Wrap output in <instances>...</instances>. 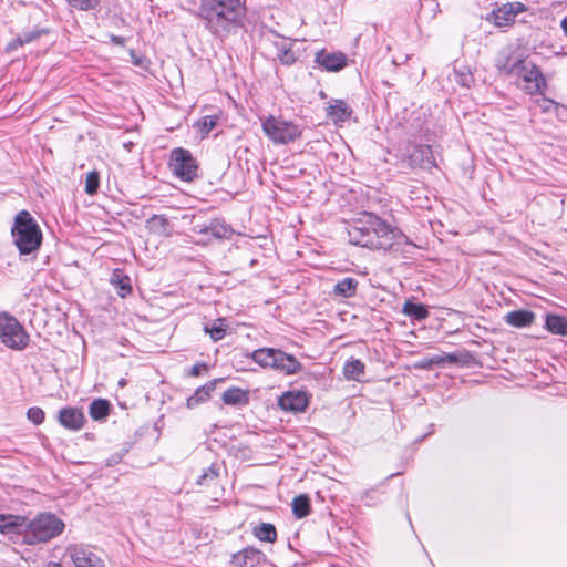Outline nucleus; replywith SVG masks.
Listing matches in <instances>:
<instances>
[{"label":"nucleus","instance_id":"obj_1","mask_svg":"<svg viewBox=\"0 0 567 567\" xmlns=\"http://www.w3.org/2000/svg\"><path fill=\"white\" fill-rule=\"evenodd\" d=\"M245 16L240 0H199L196 17L215 37H225Z\"/></svg>","mask_w":567,"mask_h":567},{"label":"nucleus","instance_id":"obj_2","mask_svg":"<svg viewBox=\"0 0 567 567\" xmlns=\"http://www.w3.org/2000/svg\"><path fill=\"white\" fill-rule=\"evenodd\" d=\"M12 528L23 533L24 542L29 545L45 543L62 534L65 525L62 519L51 513L39 514L33 519L24 516L10 515Z\"/></svg>","mask_w":567,"mask_h":567},{"label":"nucleus","instance_id":"obj_3","mask_svg":"<svg viewBox=\"0 0 567 567\" xmlns=\"http://www.w3.org/2000/svg\"><path fill=\"white\" fill-rule=\"evenodd\" d=\"M496 68L507 76L522 80L520 87L530 95L544 94L547 87L546 79L536 64L525 58L499 56Z\"/></svg>","mask_w":567,"mask_h":567},{"label":"nucleus","instance_id":"obj_4","mask_svg":"<svg viewBox=\"0 0 567 567\" xmlns=\"http://www.w3.org/2000/svg\"><path fill=\"white\" fill-rule=\"evenodd\" d=\"M11 234L21 255L35 251L42 241L41 229L35 219L27 210H21L17 214Z\"/></svg>","mask_w":567,"mask_h":567},{"label":"nucleus","instance_id":"obj_5","mask_svg":"<svg viewBox=\"0 0 567 567\" xmlns=\"http://www.w3.org/2000/svg\"><path fill=\"white\" fill-rule=\"evenodd\" d=\"M370 234L368 248L373 250H389L404 237L399 228L391 226L373 213L371 214Z\"/></svg>","mask_w":567,"mask_h":567},{"label":"nucleus","instance_id":"obj_6","mask_svg":"<svg viewBox=\"0 0 567 567\" xmlns=\"http://www.w3.org/2000/svg\"><path fill=\"white\" fill-rule=\"evenodd\" d=\"M265 135L277 145H287L301 136L302 130L291 121L269 115L262 121Z\"/></svg>","mask_w":567,"mask_h":567},{"label":"nucleus","instance_id":"obj_7","mask_svg":"<svg viewBox=\"0 0 567 567\" xmlns=\"http://www.w3.org/2000/svg\"><path fill=\"white\" fill-rule=\"evenodd\" d=\"M0 339L7 347L16 350L24 349L29 342L24 328L7 312L0 313Z\"/></svg>","mask_w":567,"mask_h":567},{"label":"nucleus","instance_id":"obj_8","mask_svg":"<svg viewBox=\"0 0 567 567\" xmlns=\"http://www.w3.org/2000/svg\"><path fill=\"white\" fill-rule=\"evenodd\" d=\"M168 166L181 181L192 182L198 176L197 161L186 148H173L169 154Z\"/></svg>","mask_w":567,"mask_h":567},{"label":"nucleus","instance_id":"obj_9","mask_svg":"<svg viewBox=\"0 0 567 567\" xmlns=\"http://www.w3.org/2000/svg\"><path fill=\"white\" fill-rule=\"evenodd\" d=\"M371 214L363 212L347 226L349 243L355 246L368 248L370 234Z\"/></svg>","mask_w":567,"mask_h":567},{"label":"nucleus","instance_id":"obj_10","mask_svg":"<svg viewBox=\"0 0 567 567\" xmlns=\"http://www.w3.org/2000/svg\"><path fill=\"white\" fill-rule=\"evenodd\" d=\"M65 553L75 567H104L103 560L83 544H71Z\"/></svg>","mask_w":567,"mask_h":567},{"label":"nucleus","instance_id":"obj_11","mask_svg":"<svg viewBox=\"0 0 567 567\" xmlns=\"http://www.w3.org/2000/svg\"><path fill=\"white\" fill-rule=\"evenodd\" d=\"M525 10L526 7L522 2H508L496 10H493L491 13V20L497 27H507L514 23L518 13L524 12Z\"/></svg>","mask_w":567,"mask_h":567},{"label":"nucleus","instance_id":"obj_12","mask_svg":"<svg viewBox=\"0 0 567 567\" xmlns=\"http://www.w3.org/2000/svg\"><path fill=\"white\" fill-rule=\"evenodd\" d=\"M315 61L326 71L338 72L347 65L348 58L343 52H331L323 49L316 53Z\"/></svg>","mask_w":567,"mask_h":567},{"label":"nucleus","instance_id":"obj_13","mask_svg":"<svg viewBox=\"0 0 567 567\" xmlns=\"http://www.w3.org/2000/svg\"><path fill=\"white\" fill-rule=\"evenodd\" d=\"M265 560L266 556L261 550L246 547L231 556L230 564L233 567H257Z\"/></svg>","mask_w":567,"mask_h":567},{"label":"nucleus","instance_id":"obj_14","mask_svg":"<svg viewBox=\"0 0 567 567\" xmlns=\"http://www.w3.org/2000/svg\"><path fill=\"white\" fill-rule=\"evenodd\" d=\"M270 369L280 371L287 375H292L302 370V364L297 360L295 355L276 349L275 359L270 364Z\"/></svg>","mask_w":567,"mask_h":567},{"label":"nucleus","instance_id":"obj_15","mask_svg":"<svg viewBox=\"0 0 567 567\" xmlns=\"http://www.w3.org/2000/svg\"><path fill=\"white\" fill-rule=\"evenodd\" d=\"M309 400L306 392L302 391H288L285 392L278 400L280 409L289 412H303L308 406Z\"/></svg>","mask_w":567,"mask_h":567},{"label":"nucleus","instance_id":"obj_16","mask_svg":"<svg viewBox=\"0 0 567 567\" xmlns=\"http://www.w3.org/2000/svg\"><path fill=\"white\" fill-rule=\"evenodd\" d=\"M59 423L71 431H79L84 426L85 416L79 408H63L58 413Z\"/></svg>","mask_w":567,"mask_h":567},{"label":"nucleus","instance_id":"obj_17","mask_svg":"<svg viewBox=\"0 0 567 567\" xmlns=\"http://www.w3.org/2000/svg\"><path fill=\"white\" fill-rule=\"evenodd\" d=\"M295 41L281 38L275 42V47L277 49V58L285 65L293 64L299 54L293 50Z\"/></svg>","mask_w":567,"mask_h":567},{"label":"nucleus","instance_id":"obj_18","mask_svg":"<svg viewBox=\"0 0 567 567\" xmlns=\"http://www.w3.org/2000/svg\"><path fill=\"white\" fill-rule=\"evenodd\" d=\"M352 114L351 107L343 100H331L327 107V115L336 123L347 122Z\"/></svg>","mask_w":567,"mask_h":567},{"label":"nucleus","instance_id":"obj_19","mask_svg":"<svg viewBox=\"0 0 567 567\" xmlns=\"http://www.w3.org/2000/svg\"><path fill=\"white\" fill-rule=\"evenodd\" d=\"M505 322L508 326L515 328L529 327L535 320V313L530 310L519 309L508 312L504 317Z\"/></svg>","mask_w":567,"mask_h":567},{"label":"nucleus","instance_id":"obj_20","mask_svg":"<svg viewBox=\"0 0 567 567\" xmlns=\"http://www.w3.org/2000/svg\"><path fill=\"white\" fill-rule=\"evenodd\" d=\"M460 362V355L456 353L434 354L432 357L423 358L422 360H420L416 367L430 370L434 365L457 364Z\"/></svg>","mask_w":567,"mask_h":567},{"label":"nucleus","instance_id":"obj_21","mask_svg":"<svg viewBox=\"0 0 567 567\" xmlns=\"http://www.w3.org/2000/svg\"><path fill=\"white\" fill-rule=\"evenodd\" d=\"M146 227L152 234L168 237L172 234L169 220L164 215H153L146 220Z\"/></svg>","mask_w":567,"mask_h":567},{"label":"nucleus","instance_id":"obj_22","mask_svg":"<svg viewBox=\"0 0 567 567\" xmlns=\"http://www.w3.org/2000/svg\"><path fill=\"white\" fill-rule=\"evenodd\" d=\"M364 363L361 360L351 357L346 361L342 372L344 378L349 381H361L364 377Z\"/></svg>","mask_w":567,"mask_h":567},{"label":"nucleus","instance_id":"obj_23","mask_svg":"<svg viewBox=\"0 0 567 567\" xmlns=\"http://www.w3.org/2000/svg\"><path fill=\"white\" fill-rule=\"evenodd\" d=\"M545 328L553 334L567 337V317L548 313L545 318Z\"/></svg>","mask_w":567,"mask_h":567},{"label":"nucleus","instance_id":"obj_24","mask_svg":"<svg viewBox=\"0 0 567 567\" xmlns=\"http://www.w3.org/2000/svg\"><path fill=\"white\" fill-rule=\"evenodd\" d=\"M110 282L116 289L120 297L125 298L132 292L131 278L120 269H115L111 276Z\"/></svg>","mask_w":567,"mask_h":567},{"label":"nucleus","instance_id":"obj_25","mask_svg":"<svg viewBox=\"0 0 567 567\" xmlns=\"http://www.w3.org/2000/svg\"><path fill=\"white\" fill-rule=\"evenodd\" d=\"M221 400L227 405H246L249 402V394L240 388H229L224 391Z\"/></svg>","mask_w":567,"mask_h":567},{"label":"nucleus","instance_id":"obj_26","mask_svg":"<svg viewBox=\"0 0 567 567\" xmlns=\"http://www.w3.org/2000/svg\"><path fill=\"white\" fill-rule=\"evenodd\" d=\"M194 231L198 234H204L208 236H213L215 238H224L228 234V228L225 224L220 223L217 219L210 220L207 225H196L194 227Z\"/></svg>","mask_w":567,"mask_h":567},{"label":"nucleus","instance_id":"obj_27","mask_svg":"<svg viewBox=\"0 0 567 567\" xmlns=\"http://www.w3.org/2000/svg\"><path fill=\"white\" fill-rule=\"evenodd\" d=\"M111 410V404L106 399H95L89 406V414L94 421H104Z\"/></svg>","mask_w":567,"mask_h":567},{"label":"nucleus","instance_id":"obj_28","mask_svg":"<svg viewBox=\"0 0 567 567\" xmlns=\"http://www.w3.org/2000/svg\"><path fill=\"white\" fill-rule=\"evenodd\" d=\"M358 286L359 282L357 279L347 277L334 285L333 292L336 296L350 298L357 293Z\"/></svg>","mask_w":567,"mask_h":567},{"label":"nucleus","instance_id":"obj_29","mask_svg":"<svg viewBox=\"0 0 567 567\" xmlns=\"http://www.w3.org/2000/svg\"><path fill=\"white\" fill-rule=\"evenodd\" d=\"M292 513L297 518H303L310 514V498L306 494H300L292 499Z\"/></svg>","mask_w":567,"mask_h":567},{"label":"nucleus","instance_id":"obj_30","mask_svg":"<svg viewBox=\"0 0 567 567\" xmlns=\"http://www.w3.org/2000/svg\"><path fill=\"white\" fill-rule=\"evenodd\" d=\"M254 535L261 542L275 543L277 540V530L272 524L261 523L254 528Z\"/></svg>","mask_w":567,"mask_h":567},{"label":"nucleus","instance_id":"obj_31","mask_svg":"<svg viewBox=\"0 0 567 567\" xmlns=\"http://www.w3.org/2000/svg\"><path fill=\"white\" fill-rule=\"evenodd\" d=\"M275 348H260L251 353V359L262 368H269L275 359Z\"/></svg>","mask_w":567,"mask_h":567},{"label":"nucleus","instance_id":"obj_32","mask_svg":"<svg viewBox=\"0 0 567 567\" xmlns=\"http://www.w3.org/2000/svg\"><path fill=\"white\" fill-rule=\"evenodd\" d=\"M403 313L409 317L414 318L415 320H423L429 316V310L422 303L406 301L403 305Z\"/></svg>","mask_w":567,"mask_h":567},{"label":"nucleus","instance_id":"obj_33","mask_svg":"<svg viewBox=\"0 0 567 567\" xmlns=\"http://www.w3.org/2000/svg\"><path fill=\"white\" fill-rule=\"evenodd\" d=\"M213 389H214L213 384H207L202 388H198L195 391V393L187 399V403H186L187 406L192 409V408L196 406L197 404L207 401L210 396V392L213 391Z\"/></svg>","mask_w":567,"mask_h":567},{"label":"nucleus","instance_id":"obj_34","mask_svg":"<svg viewBox=\"0 0 567 567\" xmlns=\"http://www.w3.org/2000/svg\"><path fill=\"white\" fill-rule=\"evenodd\" d=\"M218 120L219 117L217 115H205L200 117L194 126L200 133L202 137H205L217 125Z\"/></svg>","mask_w":567,"mask_h":567},{"label":"nucleus","instance_id":"obj_35","mask_svg":"<svg viewBox=\"0 0 567 567\" xmlns=\"http://www.w3.org/2000/svg\"><path fill=\"white\" fill-rule=\"evenodd\" d=\"M205 332L210 336L214 341H219L225 337L226 324L224 319H218L213 327L205 326Z\"/></svg>","mask_w":567,"mask_h":567},{"label":"nucleus","instance_id":"obj_36","mask_svg":"<svg viewBox=\"0 0 567 567\" xmlns=\"http://www.w3.org/2000/svg\"><path fill=\"white\" fill-rule=\"evenodd\" d=\"M68 4L80 11H91L95 10L101 0H66Z\"/></svg>","mask_w":567,"mask_h":567},{"label":"nucleus","instance_id":"obj_37","mask_svg":"<svg viewBox=\"0 0 567 567\" xmlns=\"http://www.w3.org/2000/svg\"><path fill=\"white\" fill-rule=\"evenodd\" d=\"M47 33V30L44 29H35L31 31H25L21 33L17 39L16 42L19 43V45H23L27 43H30L38 38H40L42 34Z\"/></svg>","mask_w":567,"mask_h":567},{"label":"nucleus","instance_id":"obj_38","mask_svg":"<svg viewBox=\"0 0 567 567\" xmlns=\"http://www.w3.org/2000/svg\"><path fill=\"white\" fill-rule=\"evenodd\" d=\"M99 186H100L99 173L95 171L90 172L85 178V192L89 195H93L97 192Z\"/></svg>","mask_w":567,"mask_h":567},{"label":"nucleus","instance_id":"obj_39","mask_svg":"<svg viewBox=\"0 0 567 567\" xmlns=\"http://www.w3.org/2000/svg\"><path fill=\"white\" fill-rule=\"evenodd\" d=\"M27 417L30 422H32L34 425H40L43 423L45 413L44 411L39 406H32L27 412Z\"/></svg>","mask_w":567,"mask_h":567},{"label":"nucleus","instance_id":"obj_40","mask_svg":"<svg viewBox=\"0 0 567 567\" xmlns=\"http://www.w3.org/2000/svg\"><path fill=\"white\" fill-rule=\"evenodd\" d=\"M218 476V470L212 464L204 473L198 477L197 484L205 485L208 481L215 480Z\"/></svg>","mask_w":567,"mask_h":567},{"label":"nucleus","instance_id":"obj_41","mask_svg":"<svg viewBox=\"0 0 567 567\" xmlns=\"http://www.w3.org/2000/svg\"><path fill=\"white\" fill-rule=\"evenodd\" d=\"M537 103H539V107L543 112H548L553 105H556V103L550 100L543 97L542 100H537Z\"/></svg>","mask_w":567,"mask_h":567},{"label":"nucleus","instance_id":"obj_42","mask_svg":"<svg viewBox=\"0 0 567 567\" xmlns=\"http://www.w3.org/2000/svg\"><path fill=\"white\" fill-rule=\"evenodd\" d=\"M9 518H10V515L4 516V515L0 514V530L1 532L12 528V524H9L10 523Z\"/></svg>","mask_w":567,"mask_h":567},{"label":"nucleus","instance_id":"obj_43","mask_svg":"<svg viewBox=\"0 0 567 567\" xmlns=\"http://www.w3.org/2000/svg\"><path fill=\"white\" fill-rule=\"evenodd\" d=\"M205 368L204 364H195L192 367L190 375L197 377L200 374V371Z\"/></svg>","mask_w":567,"mask_h":567},{"label":"nucleus","instance_id":"obj_44","mask_svg":"<svg viewBox=\"0 0 567 567\" xmlns=\"http://www.w3.org/2000/svg\"><path fill=\"white\" fill-rule=\"evenodd\" d=\"M560 27L564 33L567 35V16L560 21Z\"/></svg>","mask_w":567,"mask_h":567},{"label":"nucleus","instance_id":"obj_45","mask_svg":"<svg viewBox=\"0 0 567 567\" xmlns=\"http://www.w3.org/2000/svg\"><path fill=\"white\" fill-rule=\"evenodd\" d=\"M417 151L421 152L422 155L431 153V150L429 146H420Z\"/></svg>","mask_w":567,"mask_h":567},{"label":"nucleus","instance_id":"obj_46","mask_svg":"<svg viewBox=\"0 0 567 567\" xmlns=\"http://www.w3.org/2000/svg\"><path fill=\"white\" fill-rule=\"evenodd\" d=\"M112 41L116 44H123V38L113 35Z\"/></svg>","mask_w":567,"mask_h":567},{"label":"nucleus","instance_id":"obj_47","mask_svg":"<svg viewBox=\"0 0 567 567\" xmlns=\"http://www.w3.org/2000/svg\"><path fill=\"white\" fill-rule=\"evenodd\" d=\"M429 4L437 7V3L434 0H425Z\"/></svg>","mask_w":567,"mask_h":567},{"label":"nucleus","instance_id":"obj_48","mask_svg":"<svg viewBox=\"0 0 567 567\" xmlns=\"http://www.w3.org/2000/svg\"><path fill=\"white\" fill-rule=\"evenodd\" d=\"M370 494H371V492H365L364 497L367 498Z\"/></svg>","mask_w":567,"mask_h":567}]
</instances>
